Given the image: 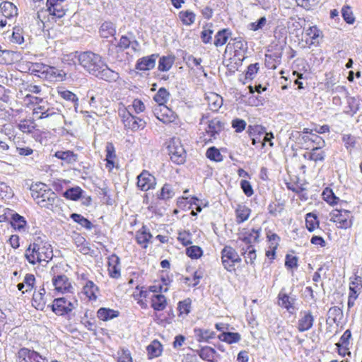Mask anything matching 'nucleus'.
Returning <instances> with one entry per match:
<instances>
[{"label":"nucleus","mask_w":362,"mask_h":362,"mask_svg":"<svg viewBox=\"0 0 362 362\" xmlns=\"http://www.w3.org/2000/svg\"><path fill=\"white\" fill-rule=\"evenodd\" d=\"M261 228H252L250 230L243 229L238 233V240L247 245H253L259 242Z\"/></svg>","instance_id":"12"},{"label":"nucleus","mask_w":362,"mask_h":362,"mask_svg":"<svg viewBox=\"0 0 362 362\" xmlns=\"http://www.w3.org/2000/svg\"><path fill=\"white\" fill-rule=\"evenodd\" d=\"M206 99L209 107L212 111H217L223 105V99L218 94L211 93Z\"/></svg>","instance_id":"34"},{"label":"nucleus","mask_w":362,"mask_h":362,"mask_svg":"<svg viewBox=\"0 0 362 362\" xmlns=\"http://www.w3.org/2000/svg\"><path fill=\"white\" fill-rule=\"evenodd\" d=\"M57 158L61 159L67 164H73L76 162L78 156L71 151H58L54 155Z\"/></svg>","instance_id":"27"},{"label":"nucleus","mask_w":362,"mask_h":362,"mask_svg":"<svg viewBox=\"0 0 362 362\" xmlns=\"http://www.w3.org/2000/svg\"><path fill=\"white\" fill-rule=\"evenodd\" d=\"M153 112L156 118L163 123L171 122L175 119L173 112L165 105H156Z\"/></svg>","instance_id":"15"},{"label":"nucleus","mask_w":362,"mask_h":362,"mask_svg":"<svg viewBox=\"0 0 362 362\" xmlns=\"http://www.w3.org/2000/svg\"><path fill=\"white\" fill-rule=\"evenodd\" d=\"M18 129L23 133H31L35 129V122L33 120L24 119L18 124Z\"/></svg>","instance_id":"50"},{"label":"nucleus","mask_w":362,"mask_h":362,"mask_svg":"<svg viewBox=\"0 0 362 362\" xmlns=\"http://www.w3.org/2000/svg\"><path fill=\"white\" fill-rule=\"evenodd\" d=\"M71 218L73 219V221L78 223V224L86 228V229L90 230L93 226V225L89 220H88L81 214H72L71 215Z\"/></svg>","instance_id":"47"},{"label":"nucleus","mask_w":362,"mask_h":362,"mask_svg":"<svg viewBox=\"0 0 362 362\" xmlns=\"http://www.w3.org/2000/svg\"><path fill=\"white\" fill-rule=\"evenodd\" d=\"M341 14L344 20L347 23L352 24L354 23L355 17L354 16L351 7L349 6H344L341 9Z\"/></svg>","instance_id":"55"},{"label":"nucleus","mask_w":362,"mask_h":362,"mask_svg":"<svg viewBox=\"0 0 362 362\" xmlns=\"http://www.w3.org/2000/svg\"><path fill=\"white\" fill-rule=\"evenodd\" d=\"M30 189L32 197L40 207L50 209L57 200V194L44 183L32 185Z\"/></svg>","instance_id":"3"},{"label":"nucleus","mask_w":362,"mask_h":362,"mask_svg":"<svg viewBox=\"0 0 362 362\" xmlns=\"http://www.w3.org/2000/svg\"><path fill=\"white\" fill-rule=\"evenodd\" d=\"M250 209L245 205H238L236 210V222L241 223L247 221L250 214Z\"/></svg>","instance_id":"31"},{"label":"nucleus","mask_w":362,"mask_h":362,"mask_svg":"<svg viewBox=\"0 0 362 362\" xmlns=\"http://www.w3.org/2000/svg\"><path fill=\"white\" fill-rule=\"evenodd\" d=\"M325 157V153L321 150V147H315L309 153V159L315 162L323 161Z\"/></svg>","instance_id":"46"},{"label":"nucleus","mask_w":362,"mask_h":362,"mask_svg":"<svg viewBox=\"0 0 362 362\" xmlns=\"http://www.w3.org/2000/svg\"><path fill=\"white\" fill-rule=\"evenodd\" d=\"M108 273L114 279H118L121 275L119 258L117 255H113L108 259Z\"/></svg>","instance_id":"20"},{"label":"nucleus","mask_w":362,"mask_h":362,"mask_svg":"<svg viewBox=\"0 0 362 362\" xmlns=\"http://www.w3.org/2000/svg\"><path fill=\"white\" fill-rule=\"evenodd\" d=\"M78 60L86 71L100 79L115 82L119 78V74L110 69L98 54L84 52L78 54Z\"/></svg>","instance_id":"1"},{"label":"nucleus","mask_w":362,"mask_h":362,"mask_svg":"<svg viewBox=\"0 0 362 362\" xmlns=\"http://www.w3.org/2000/svg\"><path fill=\"white\" fill-rule=\"evenodd\" d=\"M59 95L63 99L67 101H71L74 103L75 110L77 111L78 98L76 94L68 90H60Z\"/></svg>","instance_id":"44"},{"label":"nucleus","mask_w":362,"mask_h":362,"mask_svg":"<svg viewBox=\"0 0 362 362\" xmlns=\"http://www.w3.org/2000/svg\"><path fill=\"white\" fill-rule=\"evenodd\" d=\"M49 295L46 294L44 286L40 287L37 291H35L33 295L32 305L37 310H43L49 300Z\"/></svg>","instance_id":"14"},{"label":"nucleus","mask_w":362,"mask_h":362,"mask_svg":"<svg viewBox=\"0 0 362 362\" xmlns=\"http://www.w3.org/2000/svg\"><path fill=\"white\" fill-rule=\"evenodd\" d=\"M47 6L49 14L58 18L64 17L69 9L65 0H47Z\"/></svg>","instance_id":"9"},{"label":"nucleus","mask_w":362,"mask_h":362,"mask_svg":"<svg viewBox=\"0 0 362 362\" xmlns=\"http://www.w3.org/2000/svg\"><path fill=\"white\" fill-rule=\"evenodd\" d=\"M174 195L175 191L173 187L170 184L165 183L161 188L158 198L161 199H169L174 197Z\"/></svg>","instance_id":"49"},{"label":"nucleus","mask_w":362,"mask_h":362,"mask_svg":"<svg viewBox=\"0 0 362 362\" xmlns=\"http://www.w3.org/2000/svg\"><path fill=\"white\" fill-rule=\"evenodd\" d=\"M259 69V63L252 64L248 66L245 73L246 79H253Z\"/></svg>","instance_id":"62"},{"label":"nucleus","mask_w":362,"mask_h":362,"mask_svg":"<svg viewBox=\"0 0 362 362\" xmlns=\"http://www.w3.org/2000/svg\"><path fill=\"white\" fill-rule=\"evenodd\" d=\"M175 57L173 56H163L160 58L158 62V70L161 71H168L173 66Z\"/></svg>","instance_id":"37"},{"label":"nucleus","mask_w":362,"mask_h":362,"mask_svg":"<svg viewBox=\"0 0 362 362\" xmlns=\"http://www.w3.org/2000/svg\"><path fill=\"white\" fill-rule=\"evenodd\" d=\"M35 282V277L33 274H27L23 279V284H25V292L33 290Z\"/></svg>","instance_id":"58"},{"label":"nucleus","mask_w":362,"mask_h":362,"mask_svg":"<svg viewBox=\"0 0 362 362\" xmlns=\"http://www.w3.org/2000/svg\"><path fill=\"white\" fill-rule=\"evenodd\" d=\"M284 291V289H282V291H281L278 296L279 305L286 308L288 312L292 313L291 310H294L293 305L296 298L287 295Z\"/></svg>","instance_id":"21"},{"label":"nucleus","mask_w":362,"mask_h":362,"mask_svg":"<svg viewBox=\"0 0 362 362\" xmlns=\"http://www.w3.org/2000/svg\"><path fill=\"white\" fill-rule=\"evenodd\" d=\"M239 247H240L242 255H243L245 259L246 263L253 264L257 257L256 250L254 246L247 245L245 247L240 245Z\"/></svg>","instance_id":"24"},{"label":"nucleus","mask_w":362,"mask_h":362,"mask_svg":"<svg viewBox=\"0 0 362 362\" xmlns=\"http://www.w3.org/2000/svg\"><path fill=\"white\" fill-rule=\"evenodd\" d=\"M117 362H132L130 351L128 349H121L117 352Z\"/></svg>","instance_id":"61"},{"label":"nucleus","mask_w":362,"mask_h":362,"mask_svg":"<svg viewBox=\"0 0 362 362\" xmlns=\"http://www.w3.org/2000/svg\"><path fill=\"white\" fill-rule=\"evenodd\" d=\"M224 129V124L218 118H214L208 122L206 133L213 139H216Z\"/></svg>","instance_id":"17"},{"label":"nucleus","mask_w":362,"mask_h":362,"mask_svg":"<svg viewBox=\"0 0 362 362\" xmlns=\"http://www.w3.org/2000/svg\"><path fill=\"white\" fill-rule=\"evenodd\" d=\"M171 160L180 165L186 160V151L178 139H173L168 146Z\"/></svg>","instance_id":"6"},{"label":"nucleus","mask_w":362,"mask_h":362,"mask_svg":"<svg viewBox=\"0 0 362 362\" xmlns=\"http://www.w3.org/2000/svg\"><path fill=\"white\" fill-rule=\"evenodd\" d=\"M107 167L112 169L114 167V159L116 158L115 148L111 142H107L105 147Z\"/></svg>","instance_id":"36"},{"label":"nucleus","mask_w":362,"mask_h":362,"mask_svg":"<svg viewBox=\"0 0 362 362\" xmlns=\"http://www.w3.org/2000/svg\"><path fill=\"white\" fill-rule=\"evenodd\" d=\"M122 118L124 127L132 131L144 129L146 126L145 121L140 117L132 115L129 111L123 114Z\"/></svg>","instance_id":"13"},{"label":"nucleus","mask_w":362,"mask_h":362,"mask_svg":"<svg viewBox=\"0 0 362 362\" xmlns=\"http://www.w3.org/2000/svg\"><path fill=\"white\" fill-rule=\"evenodd\" d=\"M177 240L185 246H187L192 243V234L187 231L179 233Z\"/></svg>","instance_id":"60"},{"label":"nucleus","mask_w":362,"mask_h":362,"mask_svg":"<svg viewBox=\"0 0 362 362\" xmlns=\"http://www.w3.org/2000/svg\"><path fill=\"white\" fill-rule=\"evenodd\" d=\"M157 54H151L139 59L136 63V68L141 71H147L154 68Z\"/></svg>","instance_id":"18"},{"label":"nucleus","mask_w":362,"mask_h":362,"mask_svg":"<svg viewBox=\"0 0 362 362\" xmlns=\"http://www.w3.org/2000/svg\"><path fill=\"white\" fill-rule=\"evenodd\" d=\"M17 362H48L46 357L42 356L33 349L21 348L16 354Z\"/></svg>","instance_id":"8"},{"label":"nucleus","mask_w":362,"mask_h":362,"mask_svg":"<svg viewBox=\"0 0 362 362\" xmlns=\"http://www.w3.org/2000/svg\"><path fill=\"white\" fill-rule=\"evenodd\" d=\"M119 312L110 308H100L97 312L98 317L103 321H107L117 317Z\"/></svg>","instance_id":"28"},{"label":"nucleus","mask_w":362,"mask_h":362,"mask_svg":"<svg viewBox=\"0 0 362 362\" xmlns=\"http://www.w3.org/2000/svg\"><path fill=\"white\" fill-rule=\"evenodd\" d=\"M83 293L89 300H95L97 299L98 286L92 281H88L83 288Z\"/></svg>","instance_id":"30"},{"label":"nucleus","mask_w":362,"mask_h":362,"mask_svg":"<svg viewBox=\"0 0 362 362\" xmlns=\"http://www.w3.org/2000/svg\"><path fill=\"white\" fill-rule=\"evenodd\" d=\"M206 156L209 160L213 161L220 162L223 160V156L219 150L214 146L207 149Z\"/></svg>","instance_id":"48"},{"label":"nucleus","mask_w":362,"mask_h":362,"mask_svg":"<svg viewBox=\"0 0 362 362\" xmlns=\"http://www.w3.org/2000/svg\"><path fill=\"white\" fill-rule=\"evenodd\" d=\"M196 352L199 356L208 362H214V357L216 353V350L210 346H206L197 350Z\"/></svg>","instance_id":"25"},{"label":"nucleus","mask_w":362,"mask_h":362,"mask_svg":"<svg viewBox=\"0 0 362 362\" xmlns=\"http://www.w3.org/2000/svg\"><path fill=\"white\" fill-rule=\"evenodd\" d=\"M13 55V52L7 49H1V47L0 46V64H8L12 61V56Z\"/></svg>","instance_id":"57"},{"label":"nucleus","mask_w":362,"mask_h":362,"mask_svg":"<svg viewBox=\"0 0 362 362\" xmlns=\"http://www.w3.org/2000/svg\"><path fill=\"white\" fill-rule=\"evenodd\" d=\"M322 196L328 204L330 205L336 204L339 201V197H336L332 189L326 188L323 192Z\"/></svg>","instance_id":"51"},{"label":"nucleus","mask_w":362,"mask_h":362,"mask_svg":"<svg viewBox=\"0 0 362 362\" xmlns=\"http://www.w3.org/2000/svg\"><path fill=\"white\" fill-rule=\"evenodd\" d=\"M148 354L150 358L158 357L161 354L162 345L156 340H154L147 346Z\"/></svg>","instance_id":"39"},{"label":"nucleus","mask_w":362,"mask_h":362,"mask_svg":"<svg viewBox=\"0 0 362 362\" xmlns=\"http://www.w3.org/2000/svg\"><path fill=\"white\" fill-rule=\"evenodd\" d=\"M330 216V220L334 222L338 228L346 229L352 225V215L350 211L335 209Z\"/></svg>","instance_id":"7"},{"label":"nucleus","mask_w":362,"mask_h":362,"mask_svg":"<svg viewBox=\"0 0 362 362\" xmlns=\"http://www.w3.org/2000/svg\"><path fill=\"white\" fill-rule=\"evenodd\" d=\"M46 69H47V65L42 63H32L29 67V71L34 75L41 78V76H44L45 74Z\"/></svg>","instance_id":"41"},{"label":"nucleus","mask_w":362,"mask_h":362,"mask_svg":"<svg viewBox=\"0 0 362 362\" xmlns=\"http://www.w3.org/2000/svg\"><path fill=\"white\" fill-rule=\"evenodd\" d=\"M186 254L192 259H198L202 256L203 250L200 247L193 245L187 247Z\"/></svg>","instance_id":"52"},{"label":"nucleus","mask_w":362,"mask_h":362,"mask_svg":"<svg viewBox=\"0 0 362 362\" xmlns=\"http://www.w3.org/2000/svg\"><path fill=\"white\" fill-rule=\"evenodd\" d=\"M52 284L58 292L62 293L74 292V287L69 279L64 274L54 276L52 278Z\"/></svg>","instance_id":"10"},{"label":"nucleus","mask_w":362,"mask_h":362,"mask_svg":"<svg viewBox=\"0 0 362 362\" xmlns=\"http://www.w3.org/2000/svg\"><path fill=\"white\" fill-rule=\"evenodd\" d=\"M362 288V279L358 276H355L354 280L351 282L349 290L354 294L358 293Z\"/></svg>","instance_id":"59"},{"label":"nucleus","mask_w":362,"mask_h":362,"mask_svg":"<svg viewBox=\"0 0 362 362\" xmlns=\"http://www.w3.org/2000/svg\"><path fill=\"white\" fill-rule=\"evenodd\" d=\"M0 10L3 16L8 19L18 15V9L16 6L9 1L2 2L0 4Z\"/></svg>","instance_id":"22"},{"label":"nucleus","mask_w":362,"mask_h":362,"mask_svg":"<svg viewBox=\"0 0 362 362\" xmlns=\"http://www.w3.org/2000/svg\"><path fill=\"white\" fill-rule=\"evenodd\" d=\"M77 306V300L73 298L72 300H69L64 297L55 298L50 305L52 310L57 315L69 314Z\"/></svg>","instance_id":"5"},{"label":"nucleus","mask_w":362,"mask_h":362,"mask_svg":"<svg viewBox=\"0 0 362 362\" xmlns=\"http://www.w3.org/2000/svg\"><path fill=\"white\" fill-rule=\"evenodd\" d=\"M116 33L115 25L110 21L104 22L100 28V35L103 38L114 36Z\"/></svg>","instance_id":"29"},{"label":"nucleus","mask_w":362,"mask_h":362,"mask_svg":"<svg viewBox=\"0 0 362 362\" xmlns=\"http://www.w3.org/2000/svg\"><path fill=\"white\" fill-rule=\"evenodd\" d=\"M82 192L83 190L79 187H72L66 190L63 195L68 199L76 201L81 197Z\"/></svg>","instance_id":"42"},{"label":"nucleus","mask_w":362,"mask_h":362,"mask_svg":"<svg viewBox=\"0 0 362 362\" xmlns=\"http://www.w3.org/2000/svg\"><path fill=\"white\" fill-rule=\"evenodd\" d=\"M267 238L269 240V242L270 243V247L272 248L273 251H272V255L274 256V250L277 248L278 245H279V242L280 241V238L279 236L276 234V233H268L267 234Z\"/></svg>","instance_id":"56"},{"label":"nucleus","mask_w":362,"mask_h":362,"mask_svg":"<svg viewBox=\"0 0 362 362\" xmlns=\"http://www.w3.org/2000/svg\"><path fill=\"white\" fill-rule=\"evenodd\" d=\"M156 182L153 175L147 170H143L137 176V187L142 191H148L154 189Z\"/></svg>","instance_id":"11"},{"label":"nucleus","mask_w":362,"mask_h":362,"mask_svg":"<svg viewBox=\"0 0 362 362\" xmlns=\"http://www.w3.org/2000/svg\"><path fill=\"white\" fill-rule=\"evenodd\" d=\"M11 223L14 229L21 230L24 229L26 221L23 216L18 214H14L12 215Z\"/></svg>","instance_id":"43"},{"label":"nucleus","mask_w":362,"mask_h":362,"mask_svg":"<svg viewBox=\"0 0 362 362\" xmlns=\"http://www.w3.org/2000/svg\"><path fill=\"white\" fill-rule=\"evenodd\" d=\"M133 34L129 33L128 35H122L119 40L118 46L122 49H127L130 47Z\"/></svg>","instance_id":"64"},{"label":"nucleus","mask_w":362,"mask_h":362,"mask_svg":"<svg viewBox=\"0 0 362 362\" xmlns=\"http://www.w3.org/2000/svg\"><path fill=\"white\" fill-rule=\"evenodd\" d=\"M314 317L310 311L300 312L297 329L300 332L310 329L313 325Z\"/></svg>","instance_id":"16"},{"label":"nucleus","mask_w":362,"mask_h":362,"mask_svg":"<svg viewBox=\"0 0 362 362\" xmlns=\"http://www.w3.org/2000/svg\"><path fill=\"white\" fill-rule=\"evenodd\" d=\"M170 93L165 88H159L154 95L153 99L158 103L157 105H165L169 100Z\"/></svg>","instance_id":"40"},{"label":"nucleus","mask_w":362,"mask_h":362,"mask_svg":"<svg viewBox=\"0 0 362 362\" xmlns=\"http://www.w3.org/2000/svg\"><path fill=\"white\" fill-rule=\"evenodd\" d=\"M320 0H296L298 6L306 10H310L315 6Z\"/></svg>","instance_id":"63"},{"label":"nucleus","mask_w":362,"mask_h":362,"mask_svg":"<svg viewBox=\"0 0 362 362\" xmlns=\"http://www.w3.org/2000/svg\"><path fill=\"white\" fill-rule=\"evenodd\" d=\"M192 300L189 298L185 299L182 301H180L178 303L177 309L181 315H188L191 309Z\"/></svg>","instance_id":"54"},{"label":"nucleus","mask_w":362,"mask_h":362,"mask_svg":"<svg viewBox=\"0 0 362 362\" xmlns=\"http://www.w3.org/2000/svg\"><path fill=\"white\" fill-rule=\"evenodd\" d=\"M151 238L152 235L146 226H143L139 231H137L136 235L138 244L141 245L144 248L147 247V244Z\"/></svg>","instance_id":"23"},{"label":"nucleus","mask_w":362,"mask_h":362,"mask_svg":"<svg viewBox=\"0 0 362 362\" xmlns=\"http://www.w3.org/2000/svg\"><path fill=\"white\" fill-rule=\"evenodd\" d=\"M27 261L34 265L36 264H47L53 257L52 245L45 240L37 237L34 239L25 251Z\"/></svg>","instance_id":"2"},{"label":"nucleus","mask_w":362,"mask_h":362,"mask_svg":"<svg viewBox=\"0 0 362 362\" xmlns=\"http://www.w3.org/2000/svg\"><path fill=\"white\" fill-rule=\"evenodd\" d=\"M166 298L162 294H153L151 297V307L157 311L163 310L166 307Z\"/></svg>","instance_id":"26"},{"label":"nucleus","mask_w":362,"mask_h":362,"mask_svg":"<svg viewBox=\"0 0 362 362\" xmlns=\"http://www.w3.org/2000/svg\"><path fill=\"white\" fill-rule=\"evenodd\" d=\"M65 76L66 73L63 70H59L54 66L47 65V69H46L44 76H41V78L49 81H63Z\"/></svg>","instance_id":"19"},{"label":"nucleus","mask_w":362,"mask_h":362,"mask_svg":"<svg viewBox=\"0 0 362 362\" xmlns=\"http://www.w3.org/2000/svg\"><path fill=\"white\" fill-rule=\"evenodd\" d=\"M220 340L227 342L228 344H233L238 342L241 337L238 332H223L218 336Z\"/></svg>","instance_id":"38"},{"label":"nucleus","mask_w":362,"mask_h":362,"mask_svg":"<svg viewBox=\"0 0 362 362\" xmlns=\"http://www.w3.org/2000/svg\"><path fill=\"white\" fill-rule=\"evenodd\" d=\"M346 103L349 110L346 111L347 114L351 115H355L360 108V101L358 98L349 96V95L346 96Z\"/></svg>","instance_id":"33"},{"label":"nucleus","mask_w":362,"mask_h":362,"mask_svg":"<svg viewBox=\"0 0 362 362\" xmlns=\"http://www.w3.org/2000/svg\"><path fill=\"white\" fill-rule=\"evenodd\" d=\"M194 332L199 342L209 341V339H214L215 337V333L209 329L197 328L194 329Z\"/></svg>","instance_id":"32"},{"label":"nucleus","mask_w":362,"mask_h":362,"mask_svg":"<svg viewBox=\"0 0 362 362\" xmlns=\"http://www.w3.org/2000/svg\"><path fill=\"white\" fill-rule=\"evenodd\" d=\"M221 262L225 269L228 272L235 270V264L241 262V258L236 250L228 245L225 246L221 252Z\"/></svg>","instance_id":"4"},{"label":"nucleus","mask_w":362,"mask_h":362,"mask_svg":"<svg viewBox=\"0 0 362 362\" xmlns=\"http://www.w3.org/2000/svg\"><path fill=\"white\" fill-rule=\"evenodd\" d=\"M305 224L307 229L312 232L316 227L319 226V222L317 219V216L313 213H308L305 218Z\"/></svg>","instance_id":"45"},{"label":"nucleus","mask_w":362,"mask_h":362,"mask_svg":"<svg viewBox=\"0 0 362 362\" xmlns=\"http://www.w3.org/2000/svg\"><path fill=\"white\" fill-rule=\"evenodd\" d=\"M180 18L182 19L184 24L190 25L194 23L195 21V14L189 11H181L180 13Z\"/></svg>","instance_id":"53"},{"label":"nucleus","mask_w":362,"mask_h":362,"mask_svg":"<svg viewBox=\"0 0 362 362\" xmlns=\"http://www.w3.org/2000/svg\"><path fill=\"white\" fill-rule=\"evenodd\" d=\"M231 35V32L229 29H222L219 30L215 35L214 45L220 47L225 45Z\"/></svg>","instance_id":"35"}]
</instances>
